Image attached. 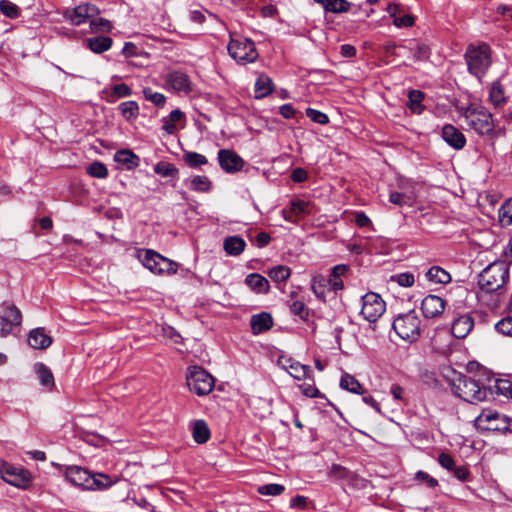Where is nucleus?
Masks as SVG:
<instances>
[{
  "mask_svg": "<svg viewBox=\"0 0 512 512\" xmlns=\"http://www.w3.org/2000/svg\"><path fill=\"white\" fill-rule=\"evenodd\" d=\"M490 100L495 106H500L505 102L504 91L499 83H493L490 90Z\"/></svg>",
  "mask_w": 512,
  "mask_h": 512,
  "instance_id": "c03bdc74",
  "label": "nucleus"
},
{
  "mask_svg": "<svg viewBox=\"0 0 512 512\" xmlns=\"http://www.w3.org/2000/svg\"><path fill=\"white\" fill-rule=\"evenodd\" d=\"M291 178L294 182H303L307 178V172L302 168H297L292 172Z\"/></svg>",
  "mask_w": 512,
  "mask_h": 512,
  "instance_id": "69168bd1",
  "label": "nucleus"
},
{
  "mask_svg": "<svg viewBox=\"0 0 512 512\" xmlns=\"http://www.w3.org/2000/svg\"><path fill=\"white\" fill-rule=\"evenodd\" d=\"M442 138L456 150L462 149L466 144L464 134L451 124H447L442 128Z\"/></svg>",
  "mask_w": 512,
  "mask_h": 512,
  "instance_id": "2eb2a0df",
  "label": "nucleus"
},
{
  "mask_svg": "<svg viewBox=\"0 0 512 512\" xmlns=\"http://www.w3.org/2000/svg\"><path fill=\"white\" fill-rule=\"evenodd\" d=\"M186 380L190 391L199 396L209 394L215 385L213 376L199 366L188 368Z\"/></svg>",
  "mask_w": 512,
  "mask_h": 512,
  "instance_id": "423d86ee",
  "label": "nucleus"
},
{
  "mask_svg": "<svg viewBox=\"0 0 512 512\" xmlns=\"http://www.w3.org/2000/svg\"><path fill=\"white\" fill-rule=\"evenodd\" d=\"M119 109L127 120L135 118L139 113V106L135 101H127L120 104Z\"/></svg>",
  "mask_w": 512,
  "mask_h": 512,
  "instance_id": "ea45409f",
  "label": "nucleus"
},
{
  "mask_svg": "<svg viewBox=\"0 0 512 512\" xmlns=\"http://www.w3.org/2000/svg\"><path fill=\"white\" fill-rule=\"evenodd\" d=\"M65 478L73 485L86 490L94 489L96 474L80 466H69L64 472Z\"/></svg>",
  "mask_w": 512,
  "mask_h": 512,
  "instance_id": "9b49d317",
  "label": "nucleus"
},
{
  "mask_svg": "<svg viewBox=\"0 0 512 512\" xmlns=\"http://www.w3.org/2000/svg\"><path fill=\"white\" fill-rule=\"evenodd\" d=\"M251 329L253 334H260L271 329L273 326V318L267 312H262L251 317Z\"/></svg>",
  "mask_w": 512,
  "mask_h": 512,
  "instance_id": "6ab92c4d",
  "label": "nucleus"
},
{
  "mask_svg": "<svg viewBox=\"0 0 512 512\" xmlns=\"http://www.w3.org/2000/svg\"><path fill=\"white\" fill-rule=\"evenodd\" d=\"M93 6L89 4L79 5L72 11L70 20L73 25L79 26L88 22L90 30L93 32L96 29V18L90 13Z\"/></svg>",
  "mask_w": 512,
  "mask_h": 512,
  "instance_id": "4468645a",
  "label": "nucleus"
},
{
  "mask_svg": "<svg viewBox=\"0 0 512 512\" xmlns=\"http://www.w3.org/2000/svg\"><path fill=\"white\" fill-rule=\"evenodd\" d=\"M156 255H160L159 253L155 252L154 250H145L143 256H139L143 265L149 269L151 272L157 274L158 269V260L155 257Z\"/></svg>",
  "mask_w": 512,
  "mask_h": 512,
  "instance_id": "f704fd0d",
  "label": "nucleus"
},
{
  "mask_svg": "<svg viewBox=\"0 0 512 512\" xmlns=\"http://www.w3.org/2000/svg\"><path fill=\"white\" fill-rule=\"evenodd\" d=\"M270 241H271L270 235L265 232L258 233V235L256 237L257 245L260 248L267 246L270 243Z\"/></svg>",
  "mask_w": 512,
  "mask_h": 512,
  "instance_id": "774afa93",
  "label": "nucleus"
},
{
  "mask_svg": "<svg viewBox=\"0 0 512 512\" xmlns=\"http://www.w3.org/2000/svg\"><path fill=\"white\" fill-rule=\"evenodd\" d=\"M306 115L314 122L316 123H319V124H327L329 122V118L328 116L321 112V111H318L316 109H312V108H307L306 109Z\"/></svg>",
  "mask_w": 512,
  "mask_h": 512,
  "instance_id": "8fccbe9b",
  "label": "nucleus"
},
{
  "mask_svg": "<svg viewBox=\"0 0 512 512\" xmlns=\"http://www.w3.org/2000/svg\"><path fill=\"white\" fill-rule=\"evenodd\" d=\"M272 80L266 75H260L255 83L256 98H263L272 92Z\"/></svg>",
  "mask_w": 512,
  "mask_h": 512,
  "instance_id": "7c9ffc66",
  "label": "nucleus"
},
{
  "mask_svg": "<svg viewBox=\"0 0 512 512\" xmlns=\"http://www.w3.org/2000/svg\"><path fill=\"white\" fill-rule=\"evenodd\" d=\"M52 343V338L45 333L44 328H35L28 335V344L33 349H46Z\"/></svg>",
  "mask_w": 512,
  "mask_h": 512,
  "instance_id": "a211bd4d",
  "label": "nucleus"
},
{
  "mask_svg": "<svg viewBox=\"0 0 512 512\" xmlns=\"http://www.w3.org/2000/svg\"><path fill=\"white\" fill-rule=\"evenodd\" d=\"M389 200L395 205L402 206L408 202L409 197L403 193L394 191L390 193Z\"/></svg>",
  "mask_w": 512,
  "mask_h": 512,
  "instance_id": "13d9d810",
  "label": "nucleus"
},
{
  "mask_svg": "<svg viewBox=\"0 0 512 512\" xmlns=\"http://www.w3.org/2000/svg\"><path fill=\"white\" fill-rule=\"evenodd\" d=\"M185 163L191 168H197L208 163L207 158L196 152H186L183 155Z\"/></svg>",
  "mask_w": 512,
  "mask_h": 512,
  "instance_id": "e433bc0d",
  "label": "nucleus"
},
{
  "mask_svg": "<svg viewBox=\"0 0 512 512\" xmlns=\"http://www.w3.org/2000/svg\"><path fill=\"white\" fill-rule=\"evenodd\" d=\"M268 275L274 282H284L290 277L291 269L285 265H277L269 270Z\"/></svg>",
  "mask_w": 512,
  "mask_h": 512,
  "instance_id": "72a5a7b5",
  "label": "nucleus"
},
{
  "mask_svg": "<svg viewBox=\"0 0 512 512\" xmlns=\"http://www.w3.org/2000/svg\"><path fill=\"white\" fill-rule=\"evenodd\" d=\"M394 24L398 27H410L414 24V18L410 15L395 17Z\"/></svg>",
  "mask_w": 512,
  "mask_h": 512,
  "instance_id": "bf43d9fd",
  "label": "nucleus"
},
{
  "mask_svg": "<svg viewBox=\"0 0 512 512\" xmlns=\"http://www.w3.org/2000/svg\"><path fill=\"white\" fill-rule=\"evenodd\" d=\"M438 461L443 468L451 471L455 468V462L449 454L441 453L438 457Z\"/></svg>",
  "mask_w": 512,
  "mask_h": 512,
  "instance_id": "4d7b16f0",
  "label": "nucleus"
},
{
  "mask_svg": "<svg viewBox=\"0 0 512 512\" xmlns=\"http://www.w3.org/2000/svg\"><path fill=\"white\" fill-rule=\"evenodd\" d=\"M474 326L473 318L466 314L457 318L452 324V334L457 339L465 338L472 330Z\"/></svg>",
  "mask_w": 512,
  "mask_h": 512,
  "instance_id": "f3484780",
  "label": "nucleus"
},
{
  "mask_svg": "<svg viewBox=\"0 0 512 512\" xmlns=\"http://www.w3.org/2000/svg\"><path fill=\"white\" fill-rule=\"evenodd\" d=\"M132 91L130 87L124 83L113 86L112 92L102 91V98L107 99L109 102H113L120 97H126L131 95Z\"/></svg>",
  "mask_w": 512,
  "mask_h": 512,
  "instance_id": "c756f323",
  "label": "nucleus"
},
{
  "mask_svg": "<svg viewBox=\"0 0 512 512\" xmlns=\"http://www.w3.org/2000/svg\"><path fill=\"white\" fill-rule=\"evenodd\" d=\"M211 181L206 176H195L190 181V188L197 192H207L211 188Z\"/></svg>",
  "mask_w": 512,
  "mask_h": 512,
  "instance_id": "58836bf2",
  "label": "nucleus"
},
{
  "mask_svg": "<svg viewBox=\"0 0 512 512\" xmlns=\"http://www.w3.org/2000/svg\"><path fill=\"white\" fill-rule=\"evenodd\" d=\"M284 491V486L280 484H267L259 487L258 492L263 495H280Z\"/></svg>",
  "mask_w": 512,
  "mask_h": 512,
  "instance_id": "3c124183",
  "label": "nucleus"
},
{
  "mask_svg": "<svg viewBox=\"0 0 512 512\" xmlns=\"http://www.w3.org/2000/svg\"><path fill=\"white\" fill-rule=\"evenodd\" d=\"M167 83L178 92L189 93L192 91V83L189 76L180 71L169 73Z\"/></svg>",
  "mask_w": 512,
  "mask_h": 512,
  "instance_id": "dca6fc26",
  "label": "nucleus"
},
{
  "mask_svg": "<svg viewBox=\"0 0 512 512\" xmlns=\"http://www.w3.org/2000/svg\"><path fill=\"white\" fill-rule=\"evenodd\" d=\"M287 363H290V366L283 364V368L289 372V374L297 379L303 380L311 377V368L307 365L301 364L293 359H286Z\"/></svg>",
  "mask_w": 512,
  "mask_h": 512,
  "instance_id": "412c9836",
  "label": "nucleus"
},
{
  "mask_svg": "<svg viewBox=\"0 0 512 512\" xmlns=\"http://www.w3.org/2000/svg\"><path fill=\"white\" fill-rule=\"evenodd\" d=\"M426 277L429 281L437 284H448L451 282V275L440 266H432L427 272Z\"/></svg>",
  "mask_w": 512,
  "mask_h": 512,
  "instance_id": "393cba45",
  "label": "nucleus"
},
{
  "mask_svg": "<svg viewBox=\"0 0 512 512\" xmlns=\"http://www.w3.org/2000/svg\"><path fill=\"white\" fill-rule=\"evenodd\" d=\"M490 54V47L485 43L479 46L469 45L465 53L469 72L481 78L491 64Z\"/></svg>",
  "mask_w": 512,
  "mask_h": 512,
  "instance_id": "20e7f679",
  "label": "nucleus"
},
{
  "mask_svg": "<svg viewBox=\"0 0 512 512\" xmlns=\"http://www.w3.org/2000/svg\"><path fill=\"white\" fill-rule=\"evenodd\" d=\"M508 278V264L505 261H495L479 274L478 284L486 293L497 292L503 288Z\"/></svg>",
  "mask_w": 512,
  "mask_h": 512,
  "instance_id": "f257e3e1",
  "label": "nucleus"
},
{
  "mask_svg": "<svg viewBox=\"0 0 512 512\" xmlns=\"http://www.w3.org/2000/svg\"><path fill=\"white\" fill-rule=\"evenodd\" d=\"M193 438L199 444H203L209 440L210 430L204 420H197L194 423Z\"/></svg>",
  "mask_w": 512,
  "mask_h": 512,
  "instance_id": "cd10ccee",
  "label": "nucleus"
},
{
  "mask_svg": "<svg viewBox=\"0 0 512 512\" xmlns=\"http://www.w3.org/2000/svg\"><path fill=\"white\" fill-rule=\"evenodd\" d=\"M314 2L321 5L325 12L335 14L346 13L351 8V3L347 0H314Z\"/></svg>",
  "mask_w": 512,
  "mask_h": 512,
  "instance_id": "4be33fe9",
  "label": "nucleus"
},
{
  "mask_svg": "<svg viewBox=\"0 0 512 512\" xmlns=\"http://www.w3.org/2000/svg\"><path fill=\"white\" fill-rule=\"evenodd\" d=\"M0 12L11 19L20 16V8L9 0H0Z\"/></svg>",
  "mask_w": 512,
  "mask_h": 512,
  "instance_id": "4c0bfd02",
  "label": "nucleus"
},
{
  "mask_svg": "<svg viewBox=\"0 0 512 512\" xmlns=\"http://www.w3.org/2000/svg\"><path fill=\"white\" fill-rule=\"evenodd\" d=\"M304 395L308 397H317L319 394L318 389L311 384H303L300 386Z\"/></svg>",
  "mask_w": 512,
  "mask_h": 512,
  "instance_id": "0e129e2a",
  "label": "nucleus"
},
{
  "mask_svg": "<svg viewBox=\"0 0 512 512\" xmlns=\"http://www.w3.org/2000/svg\"><path fill=\"white\" fill-rule=\"evenodd\" d=\"M391 280L403 287H411L415 282L414 275L408 272L394 275L391 277Z\"/></svg>",
  "mask_w": 512,
  "mask_h": 512,
  "instance_id": "de8ad7c7",
  "label": "nucleus"
},
{
  "mask_svg": "<svg viewBox=\"0 0 512 512\" xmlns=\"http://www.w3.org/2000/svg\"><path fill=\"white\" fill-rule=\"evenodd\" d=\"M228 51L230 56L240 63L254 62L258 58L254 42L247 38L231 39Z\"/></svg>",
  "mask_w": 512,
  "mask_h": 512,
  "instance_id": "6e6552de",
  "label": "nucleus"
},
{
  "mask_svg": "<svg viewBox=\"0 0 512 512\" xmlns=\"http://www.w3.org/2000/svg\"><path fill=\"white\" fill-rule=\"evenodd\" d=\"M114 160L125 165L127 169H133L139 165V157L131 150H120L116 152Z\"/></svg>",
  "mask_w": 512,
  "mask_h": 512,
  "instance_id": "a878e982",
  "label": "nucleus"
},
{
  "mask_svg": "<svg viewBox=\"0 0 512 512\" xmlns=\"http://www.w3.org/2000/svg\"><path fill=\"white\" fill-rule=\"evenodd\" d=\"M499 418V413L492 409H484L475 419V425L482 430H499L497 425L492 422Z\"/></svg>",
  "mask_w": 512,
  "mask_h": 512,
  "instance_id": "aec40b11",
  "label": "nucleus"
},
{
  "mask_svg": "<svg viewBox=\"0 0 512 512\" xmlns=\"http://www.w3.org/2000/svg\"><path fill=\"white\" fill-rule=\"evenodd\" d=\"M112 43L113 40L111 37L98 35V54L109 50Z\"/></svg>",
  "mask_w": 512,
  "mask_h": 512,
  "instance_id": "6e6d98bb",
  "label": "nucleus"
},
{
  "mask_svg": "<svg viewBox=\"0 0 512 512\" xmlns=\"http://www.w3.org/2000/svg\"><path fill=\"white\" fill-rule=\"evenodd\" d=\"M495 328L504 335H512V318L506 317L501 319L495 324Z\"/></svg>",
  "mask_w": 512,
  "mask_h": 512,
  "instance_id": "864d4df0",
  "label": "nucleus"
},
{
  "mask_svg": "<svg viewBox=\"0 0 512 512\" xmlns=\"http://www.w3.org/2000/svg\"><path fill=\"white\" fill-rule=\"evenodd\" d=\"M415 479L418 481L424 482L430 488H434V487L438 486V481L424 471H418L415 474Z\"/></svg>",
  "mask_w": 512,
  "mask_h": 512,
  "instance_id": "5fc2aeb1",
  "label": "nucleus"
},
{
  "mask_svg": "<svg viewBox=\"0 0 512 512\" xmlns=\"http://www.w3.org/2000/svg\"><path fill=\"white\" fill-rule=\"evenodd\" d=\"M22 323V313L14 304L4 303L0 311V336L5 338L15 334Z\"/></svg>",
  "mask_w": 512,
  "mask_h": 512,
  "instance_id": "0eeeda50",
  "label": "nucleus"
},
{
  "mask_svg": "<svg viewBox=\"0 0 512 512\" xmlns=\"http://www.w3.org/2000/svg\"><path fill=\"white\" fill-rule=\"evenodd\" d=\"M245 283L256 293H267L270 288L268 280L258 273L249 274Z\"/></svg>",
  "mask_w": 512,
  "mask_h": 512,
  "instance_id": "5701e85b",
  "label": "nucleus"
},
{
  "mask_svg": "<svg viewBox=\"0 0 512 512\" xmlns=\"http://www.w3.org/2000/svg\"><path fill=\"white\" fill-rule=\"evenodd\" d=\"M454 476L461 481H465L469 476V471L466 466H459L453 469Z\"/></svg>",
  "mask_w": 512,
  "mask_h": 512,
  "instance_id": "e2e57ef3",
  "label": "nucleus"
},
{
  "mask_svg": "<svg viewBox=\"0 0 512 512\" xmlns=\"http://www.w3.org/2000/svg\"><path fill=\"white\" fill-rule=\"evenodd\" d=\"M154 171L163 177H174L178 173V169L175 165L168 162H159L155 165Z\"/></svg>",
  "mask_w": 512,
  "mask_h": 512,
  "instance_id": "a19ab883",
  "label": "nucleus"
},
{
  "mask_svg": "<svg viewBox=\"0 0 512 512\" xmlns=\"http://www.w3.org/2000/svg\"><path fill=\"white\" fill-rule=\"evenodd\" d=\"M118 481L119 478L117 476L111 477L107 474L98 472V490L107 489Z\"/></svg>",
  "mask_w": 512,
  "mask_h": 512,
  "instance_id": "603ef678",
  "label": "nucleus"
},
{
  "mask_svg": "<svg viewBox=\"0 0 512 512\" xmlns=\"http://www.w3.org/2000/svg\"><path fill=\"white\" fill-rule=\"evenodd\" d=\"M143 94L146 100L153 102L156 106L161 107L165 104V96L161 93L154 92L151 88H145Z\"/></svg>",
  "mask_w": 512,
  "mask_h": 512,
  "instance_id": "49530a36",
  "label": "nucleus"
},
{
  "mask_svg": "<svg viewBox=\"0 0 512 512\" xmlns=\"http://www.w3.org/2000/svg\"><path fill=\"white\" fill-rule=\"evenodd\" d=\"M290 311L292 314L299 316L303 320H307L309 311L302 301L295 300L290 304Z\"/></svg>",
  "mask_w": 512,
  "mask_h": 512,
  "instance_id": "a18cd8bd",
  "label": "nucleus"
},
{
  "mask_svg": "<svg viewBox=\"0 0 512 512\" xmlns=\"http://www.w3.org/2000/svg\"><path fill=\"white\" fill-rule=\"evenodd\" d=\"M327 280L324 277H314L312 280L311 289L317 298L325 300V291L327 286Z\"/></svg>",
  "mask_w": 512,
  "mask_h": 512,
  "instance_id": "79ce46f5",
  "label": "nucleus"
},
{
  "mask_svg": "<svg viewBox=\"0 0 512 512\" xmlns=\"http://www.w3.org/2000/svg\"><path fill=\"white\" fill-rule=\"evenodd\" d=\"M408 49L413 53V57L416 61H425L429 58L430 49L425 44L417 43L415 47H409Z\"/></svg>",
  "mask_w": 512,
  "mask_h": 512,
  "instance_id": "37998d69",
  "label": "nucleus"
},
{
  "mask_svg": "<svg viewBox=\"0 0 512 512\" xmlns=\"http://www.w3.org/2000/svg\"><path fill=\"white\" fill-rule=\"evenodd\" d=\"M279 111H280V114L284 117V118H292L295 114V109L293 108L292 105L290 104H284L282 105L280 108H279Z\"/></svg>",
  "mask_w": 512,
  "mask_h": 512,
  "instance_id": "338daca9",
  "label": "nucleus"
},
{
  "mask_svg": "<svg viewBox=\"0 0 512 512\" xmlns=\"http://www.w3.org/2000/svg\"><path fill=\"white\" fill-rule=\"evenodd\" d=\"M466 124L480 135L495 139L499 131L495 129L492 114L484 107L468 108L465 112Z\"/></svg>",
  "mask_w": 512,
  "mask_h": 512,
  "instance_id": "7ed1b4c3",
  "label": "nucleus"
},
{
  "mask_svg": "<svg viewBox=\"0 0 512 512\" xmlns=\"http://www.w3.org/2000/svg\"><path fill=\"white\" fill-rule=\"evenodd\" d=\"M340 387L342 389H345V390L355 393V394H364L365 393V389L358 382V380L354 376H352L348 373H345L342 375L341 380H340Z\"/></svg>",
  "mask_w": 512,
  "mask_h": 512,
  "instance_id": "bb28decb",
  "label": "nucleus"
},
{
  "mask_svg": "<svg viewBox=\"0 0 512 512\" xmlns=\"http://www.w3.org/2000/svg\"><path fill=\"white\" fill-rule=\"evenodd\" d=\"M392 327L399 337L409 342L416 341L421 334V320L414 310L395 318Z\"/></svg>",
  "mask_w": 512,
  "mask_h": 512,
  "instance_id": "39448f33",
  "label": "nucleus"
},
{
  "mask_svg": "<svg viewBox=\"0 0 512 512\" xmlns=\"http://www.w3.org/2000/svg\"><path fill=\"white\" fill-rule=\"evenodd\" d=\"M0 472L5 482L17 488L26 489L31 485V473L22 467L4 463Z\"/></svg>",
  "mask_w": 512,
  "mask_h": 512,
  "instance_id": "9d476101",
  "label": "nucleus"
},
{
  "mask_svg": "<svg viewBox=\"0 0 512 512\" xmlns=\"http://www.w3.org/2000/svg\"><path fill=\"white\" fill-rule=\"evenodd\" d=\"M452 391L459 398L470 402L477 403L486 399L488 390L484 386L461 373L455 375L451 381Z\"/></svg>",
  "mask_w": 512,
  "mask_h": 512,
  "instance_id": "f03ea898",
  "label": "nucleus"
},
{
  "mask_svg": "<svg viewBox=\"0 0 512 512\" xmlns=\"http://www.w3.org/2000/svg\"><path fill=\"white\" fill-rule=\"evenodd\" d=\"M495 388L497 393L512 397V383L509 380L497 379L495 381Z\"/></svg>",
  "mask_w": 512,
  "mask_h": 512,
  "instance_id": "09e8293b",
  "label": "nucleus"
},
{
  "mask_svg": "<svg viewBox=\"0 0 512 512\" xmlns=\"http://www.w3.org/2000/svg\"><path fill=\"white\" fill-rule=\"evenodd\" d=\"M499 220L502 225H512V198L506 200L499 209Z\"/></svg>",
  "mask_w": 512,
  "mask_h": 512,
  "instance_id": "c9c22d12",
  "label": "nucleus"
},
{
  "mask_svg": "<svg viewBox=\"0 0 512 512\" xmlns=\"http://www.w3.org/2000/svg\"><path fill=\"white\" fill-rule=\"evenodd\" d=\"M220 167L227 173H236L243 168V159L234 151L221 149L218 152Z\"/></svg>",
  "mask_w": 512,
  "mask_h": 512,
  "instance_id": "f8f14e48",
  "label": "nucleus"
},
{
  "mask_svg": "<svg viewBox=\"0 0 512 512\" xmlns=\"http://www.w3.org/2000/svg\"><path fill=\"white\" fill-rule=\"evenodd\" d=\"M307 504V498L305 496L297 495L296 497L292 498L290 501V507L292 508H299V509H305Z\"/></svg>",
  "mask_w": 512,
  "mask_h": 512,
  "instance_id": "680f3d73",
  "label": "nucleus"
},
{
  "mask_svg": "<svg viewBox=\"0 0 512 512\" xmlns=\"http://www.w3.org/2000/svg\"><path fill=\"white\" fill-rule=\"evenodd\" d=\"M158 260V269H157V274L159 275H162V274H167V275H172V274H175L177 272V269H178V263L162 256V255H156L155 256Z\"/></svg>",
  "mask_w": 512,
  "mask_h": 512,
  "instance_id": "2f4dec72",
  "label": "nucleus"
},
{
  "mask_svg": "<svg viewBox=\"0 0 512 512\" xmlns=\"http://www.w3.org/2000/svg\"><path fill=\"white\" fill-rule=\"evenodd\" d=\"M245 241L238 236H230L224 240L223 248L228 255L238 256L245 248Z\"/></svg>",
  "mask_w": 512,
  "mask_h": 512,
  "instance_id": "b1692460",
  "label": "nucleus"
},
{
  "mask_svg": "<svg viewBox=\"0 0 512 512\" xmlns=\"http://www.w3.org/2000/svg\"><path fill=\"white\" fill-rule=\"evenodd\" d=\"M35 371L37 373L40 383L47 387L52 388L54 386V377L51 370L43 363L35 364Z\"/></svg>",
  "mask_w": 512,
  "mask_h": 512,
  "instance_id": "c85d7f7f",
  "label": "nucleus"
},
{
  "mask_svg": "<svg viewBox=\"0 0 512 512\" xmlns=\"http://www.w3.org/2000/svg\"><path fill=\"white\" fill-rule=\"evenodd\" d=\"M445 304L444 299L430 294L422 300L421 310L425 318H436L444 312Z\"/></svg>",
  "mask_w": 512,
  "mask_h": 512,
  "instance_id": "ddd939ff",
  "label": "nucleus"
},
{
  "mask_svg": "<svg viewBox=\"0 0 512 512\" xmlns=\"http://www.w3.org/2000/svg\"><path fill=\"white\" fill-rule=\"evenodd\" d=\"M386 304L382 297L375 292L362 296L361 315L369 323H375L385 312Z\"/></svg>",
  "mask_w": 512,
  "mask_h": 512,
  "instance_id": "1a4fd4ad",
  "label": "nucleus"
},
{
  "mask_svg": "<svg viewBox=\"0 0 512 512\" xmlns=\"http://www.w3.org/2000/svg\"><path fill=\"white\" fill-rule=\"evenodd\" d=\"M408 107L415 114H421L423 111L422 101L424 99L423 92L419 90H411L408 95Z\"/></svg>",
  "mask_w": 512,
  "mask_h": 512,
  "instance_id": "473e14b6",
  "label": "nucleus"
},
{
  "mask_svg": "<svg viewBox=\"0 0 512 512\" xmlns=\"http://www.w3.org/2000/svg\"><path fill=\"white\" fill-rule=\"evenodd\" d=\"M164 335L171 340L174 341V343H181L182 337L181 335L173 328V327H167L163 329Z\"/></svg>",
  "mask_w": 512,
  "mask_h": 512,
  "instance_id": "052dcab7",
  "label": "nucleus"
}]
</instances>
